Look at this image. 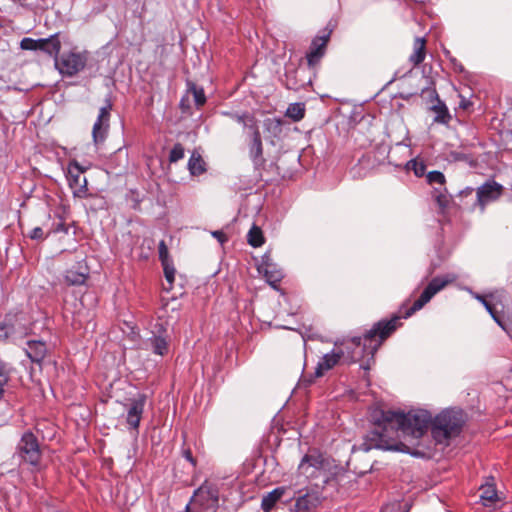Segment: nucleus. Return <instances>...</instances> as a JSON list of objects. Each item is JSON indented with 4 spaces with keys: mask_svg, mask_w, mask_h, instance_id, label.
I'll list each match as a JSON object with an SVG mask.
<instances>
[{
    "mask_svg": "<svg viewBox=\"0 0 512 512\" xmlns=\"http://www.w3.org/2000/svg\"><path fill=\"white\" fill-rule=\"evenodd\" d=\"M374 419L376 427L366 435L364 441L357 447L358 450L404 451L406 446L399 441V433L419 439L427 432L429 426L434 440L439 444H445L460 433L464 422L461 411L450 409L442 411L434 420L431 413L423 409L411 410L408 413L381 411L380 417ZM353 449L356 450V447Z\"/></svg>",
    "mask_w": 512,
    "mask_h": 512,
    "instance_id": "obj_1",
    "label": "nucleus"
},
{
    "mask_svg": "<svg viewBox=\"0 0 512 512\" xmlns=\"http://www.w3.org/2000/svg\"><path fill=\"white\" fill-rule=\"evenodd\" d=\"M400 317L379 321L363 337H353L341 344L335 343L333 350L326 353L318 362L315 374L321 377L325 371L332 369L341 359L356 362L364 356L374 357L383 341L397 328Z\"/></svg>",
    "mask_w": 512,
    "mask_h": 512,
    "instance_id": "obj_2",
    "label": "nucleus"
},
{
    "mask_svg": "<svg viewBox=\"0 0 512 512\" xmlns=\"http://www.w3.org/2000/svg\"><path fill=\"white\" fill-rule=\"evenodd\" d=\"M15 456L20 463L39 468L42 459V449L37 436L30 430L25 431L19 439Z\"/></svg>",
    "mask_w": 512,
    "mask_h": 512,
    "instance_id": "obj_3",
    "label": "nucleus"
},
{
    "mask_svg": "<svg viewBox=\"0 0 512 512\" xmlns=\"http://www.w3.org/2000/svg\"><path fill=\"white\" fill-rule=\"evenodd\" d=\"M218 491L207 483L200 486L186 505L187 512H216Z\"/></svg>",
    "mask_w": 512,
    "mask_h": 512,
    "instance_id": "obj_4",
    "label": "nucleus"
},
{
    "mask_svg": "<svg viewBox=\"0 0 512 512\" xmlns=\"http://www.w3.org/2000/svg\"><path fill=\"white\" fill-rule=\"evenodd\" d=\"M327 463L320 454H307L305 455L299 466L298 471L307 479L321 478L323 482H327L328 476L326 473Z\"/></svg>",
    "mask_w": 512,
    "mask_h": 512,
    "instance_id": "obj_5",
    "label": "nucleus"
},
{
    "mask_svg": "<svg viewBox=\"0 0 512 512\" xmlns=\"http://www.w3.org/2000/svg\"><path fill=\"white\" fill-rule=\"evenodd\" d=\"M455 276L435 277L433 278L427 287L423 290L420 297L413 303V305L405 312L404 317L408 318L416 311L420 310L425 304H427L432 297L441 291L448 283L454 281Z\"/></svg>",
    "mask_w": 512,
    "mask_h": 512,
    "instance_id": "obj_6",
    "label": "nucleus"
},
{
    "mask_svg": "<svg viewBox=\"0 0 512 512\" xmlns=\"http://www.w3.org/2000/svg\"><path fill=\"white\" fill-rule=\"evenodd\" d=\"M455 276L435 277L433 278L427 287L423 290L420 297L413 303V305L405 312L404 317L408 318L416 311L420 310L425 304H427L432 297L441 291L448 283L454 281Z\"/></svg>",
    "mask_w": 512,
    "mask_h": 512,
    "instance_id": "obj_7",
    "label": "nucleus"
},
{
    "mask_svg": "<svg viewBox=\"0 0 512 512\" xmlns=\"http://www.w3.org/2000/svg\"><path fill=\"white\" fill-rule=\"evenodd\" d=\"M86 62L84 53L69 52L57 57L55 66L63 76L72 77L84 69Z\"/></svg>",
    "mask_w": 512,
    "mask_h": 512,
    "instance_id": "obj_8",
    "label": "nucleus"
},
{
    "mask_svg": "<svg viewBox=\"0 0 512 512\" xmlns=\"http://www.w3.org/2000/svg\"><path fill=\"white\" fill-rule=\"evenodd\" d=\"M85 169L75 160L70 161L67 167V180L73 191L74 197L85 198L87 196V180L82 174Z\"/></svg>",
    "mask_w": 512,
    "mask_h": 512,
    "instance_id": "obj_9",
    "label": "nucleus"
},
{
    "mask_svg": "<svg viewBox=\"0 0 512 512\" xmlns=\"http://www.w3.org/2000/svg\"><path fill=\"white\" fill-rule=\"evenodd\" d=\"M112 110V102L106 99V105L101 107L92 128V138L95 145L102 144L108 135L110 127V115Z\"/></svg>",
    "mask_w": 512,
    "mask_h": 512,
    "instance_id": "obj_10",
    "label": "nucleus"
},
{
    "mask_svg": "<svg viewBox=\"0 0 512 512\" xmlns=\"http://www.w3.org/2000/svg\"><path fill=\"white\" fill-rule=\"evenodd\" d=\"M504 187L495 180H487L476 191V204L481 212L485 211L488 204L497 201L503 194Z\"/></svg>",
    "mask_w": 512,
    "mask_h": 512,
    "instance_id": "obj_11",
    "label": "nucleus"
},
{
    "mask_svg": "<svg viewBox=\"0 0 512 512\" xmlns=\"http://www.w3.org/2000/svg\"><path fill=\"white\" fill-rule=\"evenodd\" d=\"M147 396L145 394H138L136 397L128 399L126 407V423L130 430L138 433L139 425L142 419L146 404Z\"/></svg>",
    "mask_w": 512,
    "mask_h": 512,
    "instance_id": "obj_12",
    "label": "nucleus"
},
{
    "mask_svg": "<svg viewBox=\"0 0 512 512\" xmlns=\"http://www.w3.org/2000/svg\"><path fill=\"white\" fill-rule=\"evenodd\" d=\"M90 275V269L86 260H78L74 266L64 272L65 283L69 286H81L86 283Z\"/></svg>",
    "mask_w": 512,
    "mask_h": 512,
    "instance_id": "obj_13",
    "label": "nucleus"
},
{
    "mask_svg": "<svg viewBox=\"0 0 512 512\" xmlns=\"http://www.w3.org/2000/svg\"><path fill=\"white\" fill-rule=\"evenodd\" d=\"M330 38V33L322 36H316L310 46L309 52L306 54V60L309 67L317 65L325 55L326 46Z\"/></svg>",
    "mask_w": 512,
    "mask_h": 512,
    "instance_id": "obj_14",
    "label": "nucleus"
},
{
    "mask_svg": "<svg viewBox=\"0 0 512 512\" xmlns=\"http://www.w3.org/2000/svg\"><path fill=\"white\" fill-rule=\"evenodd\" d=\"M323 497L318 490L310 489L296 498L295 508L297 512H309L316 509L322 502Z\"/></svg>",
    "mask_w": 512,
    "mask_h": 512,
    "instance_id": "obj_15",
    "label": "nucleus"
},
{
    "mask_svg": "<svg viewBox=\"0 0 512 512\" xmlns=\"http://www.w3.org/2000/svg\"><path fill=\"white\" fill-rule=\"evenodd\" d=\"M430 98V110L435 114L434 122L447 124L451 119V115L446 104L439 98L435 89L430 91Z\"/></svg>",
    "mask_w": 512,
    "mask_h": 512,
    "instance_id": "obj_16",
    "label": "nucleus"
},
{
    "mask_svg": "<svg viewBox=\"0 0 512 512\" xmlns=\"http://www.w3.org/2000/svg\"><path fill=\"white\" fill-rule=\"evenodd\" d=\"M61 50V41L59 39V34L55 33L48 38H40L38 43V51H42L47 55L54 57L55 59L58 57V54Z\"/></svg>",
    "mask_w": 512,
    "mask_h": 512,
    "instance_id": "obj_17",
    "label": "nucleus"
},
{
    "mask_svg": "<svg viewBox=\"0 0 512 512\" xmlns=\"http://www.w3.org/2000/svg\"><path fill=\"white\" fill-rule=\"evenodd\" d=\"M249 156L256 168H260L265 164L261 135L256 134L255 137L250 138Z\"/></svg>",
    "mask_w": 512,
    "mask_h": 512,
    "instance_id": "obj_18",
    "label": "nucleus"
},
{
    "mask_svg": "<svg viewBox=\"0 0 512 512\" xmlns=\"http://www.w3.org/2000/svg\"><path fill=\"white\" fill-rule=\"evenodd\" d=\"M25 352L32 362L40 364L47 353L46 343L39 340H30L27 342Z\"/></svg>",
    "mask_w": 512,
    "mask_h": 512,
    "instance_id": "obj_19",
    "label": "nucleus"
},
{
    "mask_svg": "<svg viewBox=\"0 0 512 512\" xmlns=\"http://www.w3.org/2000/svg\"><path fill=\"white\" fill-rule=\"evenodd\" d=\"M426 57V40L416 37L413 43V53L409 56V62L414 66L420 65Z\"/></svg>",
    "mask_w": 512,
    "mask_h": 512,
    "instance_id": "obj_20",
    "label": "nucleus"
},
{
    "mask_svg": "<svg viewBox=\"0 0 512 512\" xmlns=\"http://www.w3.org/2000/svg\"><path fill=\"white\" fill-rule=\"evenodd\" d=\"M261 270L263 271L267 282L273 287H276V284L279 283L284 276L282 270L277 268L272 263L263 262L261 265Z\"/></svg>",
    "mask_w": 512,
    "mask_h": 512,
    "instance_id": "obj_21",
    "label": "nucleus"
},
{
    "mask_svg": "<svg viewBox=\"0 0 512 512\" xmlns=\"http://www.w3.org/2000/svg\"><path fill=\"white\" fill-rule=\"evenodd\" d=\"M147 344L155 355L165 356L169 351V344L166 337L153 335L147 340Z\"/></svg>",
    "mask_w": 512,
    "mask_h": 512,
    "instance_id": "obj_22",
    "label": "nucleus"
},
{
    "mask_svg": "<svg viewBox=\"0 0 512 512\" xmlns=\"http://www.w3.org/2000/svg\"><path fill=\"white\" fill-rule=\"evenodd\" d=\"M284 492V488L278 487L264 495L261 502L262 509L265 512H269L275 506V504L281 499Z\"/></svg>",
    "mask_w": 512,
    "mask_h": 512,
    "instance_id": "obj_23",
    "label": "nucleus"
},
{
    "mask_svg": "<svg viewBox=\"0 0 512 512\" xmlns=\"http://www.w3.org/2000/svg\"><path fill=\"white\" fill-rule=\"evenodd\" d=\"M188 170L193 176L201 175L206 171V163L197 152L191 154L188 161Z\"/></svg>",
    "mask_w": 512,
    "mask_h": 512,
    "instance_id": "obj_24",
    "label": "nucleus"
},
{
    "mask_svg": "<svg viewBox=\"0 0 512 512\" xmlns=\"http://www.w3.org/2000/svg\"><path fill=\"white\" fill-rule=\"evenodd\" d=\"M480 491V500L484 506H492L498 501V494L493 484L482 485Z\"/></svg>",
    "mask_w": 512,
    "mask_h": 512,
    "instance_id": "obj_25",
    "label": "nucleus"
},
{
    "mask_svg": "<svg viewBox=\"0 0 512 512\" xmlns=\"http://www.w3.org/2000/svg\"><path fill=\"white\" fill-rule=\"evenodd\" d=\"M432 197L436 201L438 207L443 212L451 202V196L449 195L447 189L445 187L437 188L434 187L432 192Z\"/></svg>",
    "mask_w": 512,
    "mask_h": 512,
    "instance_id": "obj_26",
    "label": "nucleus"
},
{
    "mask_svg": "<svg viewBox=\"0 0 512 512\" xmlns=\"http://www.w3.org/2000/svg\"><path fill=\"white\" fill-rule=\"evenodd\" d=\"M283 121L280 118H267L264 120V128L273 137L278 138L282 133Z\"/></svg>",
    "mask_w": 512,
    "mask_h": 512,
    "instance_id": "obj_27",
    "label": "nucleus"
},
{
    "mask_svg": "<svg viewBox=\"0 0 512 512\" xmlns=\"http://www.w3.org/2000/svg\"><path fill=\"white\" fill-rule=\"evenodd\" d=\"M248 243L253 247H260L264 243L262 231L256 225H253L247 235Z\"/></svg>",
    "mask_w": 512,
    "mask_h": 512,
    "instance_id": "obj_28",
    "label": "nucleus"
},
{
    "mask_svg": "<svg viewBox=\"0 0 512 512\" xmlns=\"http://www.w3.org/2000/svg\"><path fill=\"white\" fill-rule=\"evenodd\" d=\"M504 296V291H495L491 292L486 296L474 293L473 297L478 300L484 307L492 301L494 304H497L502 297Z\"/></svg>",
    "mask_w": 512,
    "mask_h": 512,
    "instance_id": "obj_29",
    "label": "nucleus"
},
{
    "mask_svg": "<svg viewBox=\"0 0 512 512\" xmlns=\"http://www.w3.org/2000/svg\"><path fill=\"white\" fill-rule=\"evenodd\" d=\"M242 125H243L244 129L248 130L250 138L255 137L256 134L261 135L260 130H259L258 121L253 115L248 113V115L245 118V120L243 121Z\"/></svg>",
    "mask_w": 512,
    "mask_h": 512,
    "instance_id": "obj_30",
    "label": "nucleus"
},
{
    "mask_svg": "<svg viewBox=\"0 0 512 512\" xmlns=\"http://www.w3.org/2000/svg\"><path fill=\"white\" fill-rule=\"evenodd\" d=\"M305 109L301 103L290 104L287 108L286 115L294 121H299L304 117Z\"/></svg>",
    "mask_w": 512,
    "mask_h": 512,
    "instance_id": "obj_31",
    "label": "nucleus"
},
{
    "mask_svg": "<svg viewBox=\"0 0 512 512\" xmlns=\"http://www.w3.org/2000/svg\"><path fill=\"white\" fill-rule=\"evenodd\" d=\"M427 182L430 185H438L437 188L445 187V176L440 171H431L427 174Z\"/></svg>",
    "mask_w": 512,
    "mask_h": 512,
    "instance_id": "obj_32",
    "label": "nucleus"
},
{
    "mask_svg": "<svg viewBox=\"0 0 512 512\" xmlns=\"http://www.w3.org/2000/svg\"><path fill=\"white\" fill-rule=\"evenodd\" d=\"M10 377V372L7 366L0 362V399L4 393V387L7 385Z\"/></svg>",
    "mask_w": 512,
    "mask_h": 512,
    "instance_id": "obj_33",
    "label": "nucleus"
},
{
    "mask_svg": "<svg viewBox=\"0 0 512 512\" xmlns=\"http://www.w3.org/2000/svg\"><path fill=\"white\" fill-rule=\"evenodd\" d=\"M161 264H162V267L164 270V275H165L167 282L170 285H172L174 282V279H175V268L173 265V261L170 260V261L162 262Z\"/></svg>",
    "mask_w": 512,
    "mask_h": 512,
    "instance_id": "obj_34",
    "label": "nucleus"
},
{
    "mask_svg": "<svg viewBox=\"0 0 512 512\" xmlns=\"http://www.w3.org/2000/svg\"><path fill=\"white\" fill-rule=\"evenodd\" d=\"M185 155V150L182 144L176 143L173 148L170 151L169 154V161L170 162H177L181 160Z\"/></svg>",
    "mask_w": 512,
    "mask_h": 512,
    "instance_id": "obj_35",
    "label": "nucleus"
},
{
    "mask_svg": "<svg viewBox=\"0 0 512 512\" xmlns=\"http://www.w3.org/2000/svg\"><path fill=\"white\" fill-rule=\"evenodd\" d=\"M407 169L413 170L417 177H421L425 174L426 166L423 162H418L413 159L407 163Z\"/></svg>",
    "mask_w": 512,
    "mask_h": 512,
    "instance_id": "obj_36",
    "label": "nucleus"
},
{
    "mask_svg": "<svg viewBox=\"0 0 512 512\" xmlns=\"http://www.w3.org/2000/svg\"><path fill=\"white\" fill-rule=\"evenodd\" d=\"M492 301H490L486 306H485V309L487 310V312L491 315V317L493 318V320L503 329V330H507L506 328V325L505 323L503 322V320L501 319V317L499 316L498 312L495 310L494 308V304L491 303Z\"/></svg>",
    "mask_w": 512,
    "mask_h": 512,
    "instance_id": "obj_37",
    "label": "nucleus"
},
{
    "mask_svg": "<svg viewBox=\"0 0 512 512\" xmlns=\"http://www.w3.org/2000/svg\"><path fill=\"white\" fill-rule=\"evenodd\" d=\"M39 39L25 37L20 42V48L23 50L38 51Z\"/></svg>",
    "mask_w": 512,
    "mask_h": 512,
    "instance_id": "obj_38",
    "label": "nucleus"
},
{
    "mask_svg": "<svg viewBox=\"0 0 512 512\" xmlns=\"http://www.w3.org/2000/svg\"><path fill=\"white\" fill-rule=\"evenodd\" d=\"M192 92L194 96V101L197 106H202L206 102V96L204 90L202 88H198L196 86L192 87Z\"/></svg>",
    "mask_w": 512,
    "mask_h": 512,
    "instance_id": "obj_39",
    "label": "nucleus"
},
{
    "mask_svg": "<svg viewBox=\"0 0 512 512\" xmlns=\"http://www.w3.org/2000/svg\"><path fill=\"white\" fill-rule=\"evenodd\" d=\"M159 259L162 262L170 261L167 245L164 240H161L158 246Z\"/></svg>",
    "mask_w": 512,
    "mask_h": 512,
    "instance_id": "obj_40",
    "label": "nucleus"
},
{
    "mask_svg": "<svg viewBox=\"0 0 512 512\" xmlns=\"http://www.w3.org/2000/svg\"><path fill=\"white\" fill-rule=\"evenodd\" d=\"M48 235L49 232L45 234L41 227H35L29 233V237L33 240H44Z\"/></svg>",
    "mask_w": 512,
    "mask_h": 512,
    "instance_id": "obj_41",
    "label": "nucleus"
},
{
    "mask_svg": "<svg viewBox=\"0 0 512 512\" xmlns=\"http://www.w3.org/2000/svg\"><path fill=\"white\" fill-rule=\"evenodd\" d=\"M221 114L224 116L230 117L231 119L238 122L239 124H242L248 115V113L238 114V113H233V112H228V111H223V112H221Z\"/></svg>",
    "mask_w": 512,
    "mask_h": 512,
    "instance_id": "obj_42",
    "label": "nucleus"
},
{
    "mask_svg": "<svg viewBox=\"0 0 512 512\" xmlns=\"http://www.w3.org/2000/svg\"><path fill=\"white\" fill-rule=\"evenodd\" d=\"M68 230H69L68 227L61 220L58 223L53 224L52 228L48 232H49V234H51V233H59V232H63V233L67 234Z\"/></svg>",
    "mask_w": 512,
    "mask_h": 512,
    "instance_id": "obj_43",
    "label": "nucleus"
},
{
    "mask_svg": "<svg viewBox=\"0 0 512 512\" xmlns=\"http://www.w3.org/2000/svg\"><path fill=\"white\" fill-rule=\"evenodd\" d=\"M183 456L187 461H189L192 464V466L196 465V461L193 458L192 453L189 449L183 451Z\"/></svg>",
    "mask_w": 512,
    "mask_h": 512,
    "instance_id": "obj_44",
    "label": "nucleus"
},
{
    "mask_svg": "<svg viewBox=\"0 0 512 512\" xmlns=\"http://www.w3.org/2000/svg\"><path fill=\"white\" fill-rule=\"evenodd\" d=\"M212 236L215 237L221 243L227 240L226 236L222 231H213Z\"/></svg>",
    "mask_w": 512,
    "mask_h": 512,
    "instance_id": "obj_45",
    "label": "nucleus"
}]
</instances>
